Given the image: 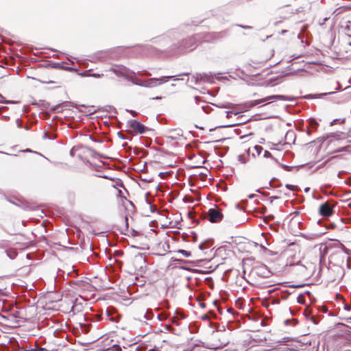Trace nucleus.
<instances>
[{
    "label": "nucleus",
    "mask_w": 351,
    "mask_h": 351,
    "mask_svg": "<svg viewBox=\"0 0 351 351\" xmlns=\"http://www.w3.org/2000/svg\"><path fill=\"white\" fill-rule=\"evenodd\" d=\"M172 78H174V76H162L160 78H150L143 81L141 85L147 88H153L156 87L158 85L164 84L167 82L169 79Z\"/></svg>",
    "instance_id": "f257e3e1"
},
{
    "label": "nucleus",
    "mask_w": 351,
    "mask_h": 351,
    "mask_svg": "<svg viewBox=\"0 0 351 351\" xmlns=\"http://www.w3.org/2000/svg\"><path fill=\"white\" fill-rule=\"evenodd\" d=\"M208 217L210 222H219L223 219V214L218 208H210L208 211Z\"/></svg>",
    "instance_id": "f03ea898"
},
{
    "label": "nucleus",
    "mask_w": 351,
    "mask_h": 351,
    "mask_svg": "<svg viewBox=\"0 0 351 351\" xmlns=\"http://www.w3.org/2000/svg\"><path fill=\"white\" fill-rule=\"evenodd\" d=\"M270 100H282V101H286V100H288V97L285 96V95H270V96L266 97L265 98H263L261 99H258V100H254V101H251L250 102V106H254L256 105L261 104H262L263 102H265V101H270Z\"/></svg>",
    "instance_id": "7ed1b4c3"
},
{
    "label": "nucleus",
    "mask_w": 351,
    "mask_h": 351,
    "mask_svg": "<svg viewBox=\"0 0 351 351\" xmlns=\"http://www.w3.org/2000/svg\"><path fill=\"white\" fill-rule=\"evenodd\" d=\"M128 126L136 134H143L146 130V127L136 120L128 121Z\"/></svg>",
    "instance_id": "20e7f679"
},
{
    "label": "nucleus",
    "mask_w": 351,
    "mask_h": 351,
    "mask_svg": "<svg viewBox=\"0 0 351 351\" xmlns=\"http://www.w3.org/2000/svg\"><path fill=\"white\" fill-rule=\"evenodd\" d=\"M334 205L329 202L322 204L319 207V213L324 217H329L333 213Z\"/></svg>",
    "instance_id": "39448f33"
},
{
    "label": "nucleus",
    "mask_w": 351,
    "mask_h": 351,
    "mask_svg": "<svg viewBox=\"0 0 351 351\" xmlns=\"http://www.w3.org/2000/svg\"><path fill=\"white\" fill-rule=\"evenodd\" d=\"M183 135V132L180 129H174L169 132V138L176 140Z\"/></svg>",
    "instance_id": "423d86ee"
},
{
    "label": "nucleus",
    "mask_w": 351,
    "mask_h": 351,
    "mask_svg": "<svg viewBox=\"0 0 351 351\" xmlns=\"http://www.w3.org/2000/svg\"><path fill=\"white\" fill-rule=\"evenodd\" d=\"M249 156H250V149H247L246 151L245 154H240L238 156V160L241 164H245L249 160Z\"/></svg>",
    "instance_id": "0eeeda50"
},
{
    "label": "nucleus",
    "mask_w": 351,
    "mask_h": 351,
    "mask_svg": "<svg viewBox=\"0 0 351 351\" xmlns=\"http://www.w3.org/2000/svg\"><path fill=\"white\" fill-rule=\"evenodd\" d=\"M319 251L320 254L319 261H321L325 254L327 253L328 247L326 245L321 244L319 245Z\"/></svg>",
    "instance_id": "6e6552de"
},
{
    "label": "nucleus",
    "mask_w": 351,
    "mask_h": 351,
    "mask_svg": "<svg viewBox=\"0 0 351 351\" xmlns=\"http://www.w3.org/2000/svg\"><path fill=\"white\" fill-rule=\"evenodd\" d=\"M176 253L178 254H180L183 256L186 257V258L191 256V252L186 251V250H178L176 252Z\"/></svg>",
    "instance_id": "1a4fd4ad"
},
{
    "label": "nucleus",
    "mask_w": 351,
    "mask_h": 351,
    "mask_svg": "<svg viewBox=\"0 0 351 351\" xmlns=\"http://www.w3.org/2000/svg\"><path fill=\"white\" fill-rule=\"evenodd\" d=\"M7 255L11 259H14L16 256L17 253L14 250H10L7 251Z\"/></svg>",
    "instance_id": "9d476101"
},
{
    "label": "nucleus",
    "mask_w": 351,
    "mask_h": 351,
    "mask_svg": "<svg viewBox=\"0 0 351 351\" xmlns=\"http://www.w3.org/2000/svg\"><path fill=\"white\" fill-rule=\"evenodd\" d=\"M194 45H195V43H194V41H193V42H192L191 43H190V44L189 45V46H185V47H184V49H182L181 51H191V50H192V49H193L195 48V46H194Z\"/></svg>",
    "instance_id": "9b49d317"
},
{
    "label": "nucleus",
    "mask_w": 351,
    "mask_h": 351,
    "mask_svg": "<svg viewBox=\"0 0 351 351\" xmlns=\"http://www.w3.org/2000/svg\"><path fill=\"white\" fill-rule=\"evenodd\" d=\"M158 318L160 321H163L167 318V315L165 313H160L158 315Z\"/></svg>",
    "instance_id": "f8f14e48"
},
{
    "label": "nucleus",
    "mask_w": 351,
    "mask_h": 351,
    "mask_svg": "<svg viewBox=\"0 0 351 351\" xmlns=\"http://www.w3.org/2000/svg\"><path fill=\"white\" fill-rule=\"evenodd\" d=\"M335 269L339 274V276L337 278L334 279V280H337L338 278H339L342 276L343 271L339 267H335Z\"/></svg>",
    "instance_id": "ddd939ff"
},
{
    "label": "nucleus",
    "mask_w": 351,
    "mask_h": 351,
    "mask_svg": "<svg viewBox=\"0 0 351 351\" xmlns=\"http://www.w3.org/2000/svg\"><path fill=\"white\" fill-rule=\"evenodd\" d=\"M254 149H255L258 153V155L260 154L261 152L263 150V147L259 145H256Z\"/></svg>",
    "instance_id": "4468645a"
},
{
    "label": "nucleus",
    "mask_w": 351,
    "mask_h": 351,
    "mask_svg": "<svg viewBox=\"0 0 351 351\" xmlns=\"http://www.w3.org/2000/svg\"><path fill=\"white\" fill-rule=\"evenodd\" d=\"M315 265L313 264H311L308 269L310 270L309 273H313L315 271Z\"/></svg>",
    "instance_id": "2eb2a0df"
},
{
    "label": "nucleus",
    "mask_w": 351,
    "mask_h": 351,
    "mask_svg": "<svg viewBox=\"0 0 351 351\" xmlns=\"http://www.w3.org/2000/svg\"><path fill=\"white\" fill-rule=\"evenodd\" d=\"M193 40H194V38H189V40H185V41H184V47H185V46H186V45H187V44H188V43H189V44H190V43H191L192 42H193Z\"/></svg>",
    "instance_id": "dca6fc26"
},
{
    "label": "nucleus",
    "mask_w": 351,
    "mask_h": 351,
    "mask_svg": "<svg viewBox=\"0 0 351 351\" xmlns=\"http://www.w3.org/2000/svg\"><path fill=\"white\" fill-rule=\"evenodd\" d=\"M103 75V74H99V73H91L90 74V76H93V77H100Z\"/></svg>",
    "instance_id": "f3484780"
},
{
    "label": "nucleus",
    "mask_w": 351,
    "mask_h": 351,
    "mask_svg": "<svg viewBox=\"0 0 351 351\" xmlns=\"http://www.w3.org/2000/svg\"><path fill=\"white\" fill-rule=\"evenodd\" d=\"M232 104L230 103H226V104H223L222 106V107L226 108H232Z\"/></svg>",
    "instance_id": "a211bd4d"
},
{
    "label": "nucleus",
    "mask_w": 351,
    "mask_h": 351,
    "mask_svg": "<svg viewBox=\"0 0 351 351\" xmlns=\"http://www.w3.org/2000/svg\"><path fill=\"white\" fill-rule=\"evenodd\" d=\"M286 187H287V189H290V190H292V191H293V190L295 189V186H293V185H290V184H287V185H286Z\"/></svg>",
    "instance_id": "6ab92c4d"
},
{
    "label": "nucleus",
    "mask_w": 351,
    "mask_h": 351,
    "mask_svg": "<svg viewBox=\"0 0 351 351\" xmlns=\"http://www.w3.org/2000/svg\"><path fill=\"white\" fill-rule=\"evenodd\" d=\"M226 117L229 118L230 114H232V111H227V112H226Z\"/></svg>",
    "instance_id": "aec40b11"
},
{
    "label": "nucleus",
    "mask_w": 351,
    "mask_h": 351,
    "mask_svg": "<svg viewBox=\"0 0 351 351\" xmlns=\"http://www.w3.org/2000/svg\"><path fill=\"white\" fill-rule=\"evenodd\" d=\"M265 157H269L271 156V154L268 151L265 152Z\"/></svg>",
    "instance_id": "412c9836"
},
{
    "label": "nucleus",
    "mask_w": 351,
    "mask_h": 351,
    "mask_svg": "<svg viewBox=\"0 0 351 351\" xmlns=\"http://www.w3.org/2000/svg\"><path fill=\"white\" fill-rule=\"evenodd\" d=\"M132 114L133 116H136L137 114V113L134 111H131Z\"/></svg>",
    "instance_id": "4be33fe9"
},
{
    "label": "nucleus",
    "mask_w": 351,
    "mask_h": 351,
    "mask_svg": "<svg viewBox=\"0 0 351 351\" xmlns=\"http://www.w3.org/2000/svg\"><path fill=\"white\" fill-rule=\"evenodd\" d=\"M334 93V92H330V93H328V94H332V93ZM323 95H328V93H324V94H323Z\"/></svg>",
    "instance_id": "5701e85b"
},
{
    "label": "nucleus",
    "mask_w": 351,
    "mask_h": 351,
    "mask_svg": "<svg viewBox=\"0 0 351 351\" xmlns=\"http://www.w3.org/2000/svg\"><path fill=\"white\" fill-rule=\"evenodd\" d=\"M285 168L286 169H287V170H290V167H289L286 166Z\"/></svg>",
    "instance_id": "b1692460"
},
{
    "label": "nucleus",
    "mask_w": 351,
    "mask_h": 351,
    "mask_svg": "<svg viewBox=\"0 0 351 351\" xmlns=\"http://www.w3.org/2000/svg\"><path fill=\"white\" fill-rule=\"evenodd\" d=\"M295 256H296V257H299V256H300V255H298V254H295Z\"/></svg>",
    "instance_id": "393cba45"
},
{
    "label": "nucleus",
    "mask_w": 351,
    "mask_h": 351,
    "mask_svg": "<svg viewBox=\"0 0 351 351\" xmlns=\"http://www.w3.org/2000/svg\"><path fill=\"white\" fill-rule=\"evenodd\" d=\"M220 346H217V347H215L214 348L215 349H217L218 348H219Z\"/></svg>",
    "instance_id": "a878e982"
},
{
    "label": "nucleus",
    "mask_w": 351,
    "mask_h": 351,
    "mask_svg": "<svg viewBox=\"0 0 351 351\" xmlns=\"http://www.w3.org/2000/svg\"><path fill=\"white\" fill-rule=\"evenodd\" d=\"M0 97H1V95H0Z\"/></svg>",
    "instance_id": "bb28decb"
}]
</instances>
